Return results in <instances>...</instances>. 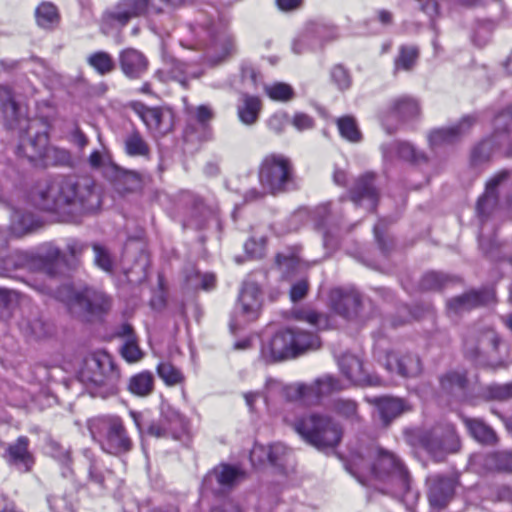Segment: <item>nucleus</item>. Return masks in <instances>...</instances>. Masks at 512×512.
Instances as JSON below:
<instances>
[{"label":"nucleus","instance_id":"obj_1","mask_svg":"<svg viewBox=\"0 0 512 512\" xmlns=\"http://www.w3.org/2000/svg\"><path fill=\"white\" fill-rule=\"evenodd\" d=\"M29 198L36 208L54 213L63 222H75L100 204L95 183L88 177L67 176L39 181Z\"/></svg>","mask_w":512,"mask_h":512},{"label":"nucleus","instance_id":"obj_2","mask_svg":"<svg viewBox=\"0 0 512 512\" xmlns=\"http://www.w3.org/2000/svg\"><path fill=\"white\" fill-rule=\"evenodd\" d=\"M0 109L6 126L20 134L16 150L18 157L33 165L47 163L48 128L55 116L54 107L47 100L39 102L37 116L30 119L27 117L26 107L15 101L8 88L0 87Z\"/></svg>","mask_w":512,"mask_h":512},{"label":"nucleus","instance_id":"obj_3","mask_svg":"<svg viewBox=\"0 0 512 512\" xmlns=\"http://www.w3.org/2000/svg\"><path fill=\"white\" fill-rule=\"evenodd\" d=\"M370 460L355 454L346 465L347 471L362 485L374 479L387 484L391 493L405 503L412 504L416 492L410 486V476L400 458L389 450L375 448L370 451Z\"/></svg>","mask_w":512,"mask_h":512},{"label":"nucleus","instance_id":"obj_4","mask_svg":"<svg viewBox=\"0 0 512 512\" xmlns=\"http://www.w3.org/2000/svg\"><path fill=\"white\" fill-rule=\"evenodd\" d=\"M79 379L92 396L107 398L117 393L120 372L109 354L96 352L85 358Z\"/></svg>","mask_w":512,"mask_h":512},{"label":"nucleus","instance_id":"obj_5","mask_svg":"<svg viewBox=\"0 0 512 512\" xmlns=\"http://www.w3.org/2000/svg\"><path fill=\"white\" fill-rule=\"evenodd\" d=\"M88 428L93 439L107 454L121 456L133 448V441L123 420L118 416L108 415L93 418L89 421Z\"/></svg>","mask_w":512,"mask_h":512},{"label":"nucleus","instance_id":"obj_6","mask_svg":"<svg viewBox=\"0 0 512 512\" xmlns=\"http://www.w3.org/2000/svg\"><path fill=\"white\" fill-rule=\"evenodd\" d=\"M293 167L288 158L283 155L271 154L266 156L259 168L258 178L262 192L252 189L246 198L256 200L264 194H278L286 191L292 182Z\"/></svg>","mask_w":512,"mask_h":512},{"label":"nucleus","instance_id":"obj_7","mask_svg":"<svg viewBox=\"0 0 512 512\" xmlns=\"http://www.w3.org/2000/svg\"><path fill=\"white\" fill-rule=\"evenodd\" d=\"M294 427L307 443L319 450L337 446L343 435L340 424L323 414L314 413L303 417Z\"/></svg>","mask_w":512,"mask_h":512},{"label":"nucleus","instance_id":"obj_8","mask_svg":"<svg viewBox=\"0 0 512 512\" xmlns=\"http://www.w3.org/2000/svg\"><path fill=\"white\" fill-rule=\"evenodd\" d=\"M48 293L64 302L77 315L106 312L111 307V300L107 295L91 288L75 291L70 285H62L56 290L49 288Z\"/></svg>","mask_w":512,"mask_h":512},{"label":"nucleus","instance_id":"obj_9","mask_svg":"<svg viewBox=\"0 0 512 512\" xmlns=\"http://www.w3.org/2000/svg\"><path fill=\"white\" fill-rule=\"evenodd\" d=\"M414 442L423 447L436 461H442L449 453L458 452L460 440L451 424H440L431 429L417 430Z\"/></svg>","mask_w":512,"mask_h":512},{"label":"nucleus","instance_id":"obj_10","mask_svg":"<svg viewBox=\"0 0 512 512\" xmlns=\"http://www.w3.org/2000/svg\"><path fill=\"white\" fill-rule=\"evenodd\" d=\"M263 297L256 282L244 281L235 307L234 317L230 323L231 330L243 324L255 321L261 312Z\"/></svg>","mask_w":512,"mask_h":512},{"label":"nucleus","instance_id":"obj_11","mask_svg":"<svg viewBox=\"0 0 512 512\" xmlns=\"http://www.w3.org/2000/svg\"><path fill=\"white\" fill-rule=\"evenodd\" d=\"M509 178L510 172L501 171L487 182L485 192L477 202L479 216H488L499 204L501 196L505 198L507 204L512 205V195H503Z\"/></svg>","mask_w":512,"mask_h":512},{"label":"nucleus","instance_id":"obj_12","mask_svg":"<svg viewBox=\"0 0 512 512\" xmlns=\"http://www.w3.org/2000/svg\"><path fill=\"white\" fill-rule=\"evenodd\" d=\"M341 389H343V385L340 381L333 376L327 375L317 379L311 385L297 384L290 387L293 395L289 393V396L302 400L304 403L312 404L317 402L320 397Z\"/></svg>","mask_w":512,"mask_h":512},{"label":"nucleus","instance_id":"obj_13","mask_svg":"<svg viewBox=\"0 0 512 512\" xmlns=\"http://www.w3.org/2000/svg\"><path fill=\"white\" fill-rule=\"evenodd\" d=\"M386 368L402 377L413 378L422 372V363L417 354L390 352L386 356Z\"/></svg>","mask_w":512,"mask_h":512},{"label":"nucleus","instance_id":"obj_14","mask_svg":"<svg viewBox=\"0 0 512 512\" xmlns=\"http://www.w3.org/2000/svg\"><path fill=\"white\" fill-rule=\"evenodd\" d=\"M294 330L286 329L277 332L270 342L263 346L262 355L273 361L295 357Z\"/></svg>","mask_w":512,"mask_h":512},{"label":"nucleus","instance_id":"obj_15","mask_svg":"<svg viewBox=\"0 0 512 512\" xmlns=\"http://www.w3.org/2000/svg\"><path fill=\"white\" fill-rule=\"evenodd\" d=\"M428 499L434 508L442 509L452 499L455 490V480L451 477L433 475L428 478Z\"/></svg>","mask_w":512,"mask_h":512},{"label":"nucleus","instance_id":"obj_16","mask_svg":"<svg viewBox=\"0 0 512 512\" xmlns=\"http://www.w3.org/2000/svg\"><path fill=\"white\" fill-rule=\"evenodd\" d=\"M118 62L122 73L129 79H140L148 70L147 57L135 48H125L119 52Z\"/></svg>","mask_w":512,"mask_h":512},{"label":"nucleus","instance_id":"obj_17","mask_svg":"<svg viewBox=\"0 0 512 512\" xmlns=\"http://www.w3.org/2000/svg\"><path fill=\"white\" fill-rule=\"evenodd\" d=\"M474 123L475 119L472 116H465L454 126L435 129L429 134L430 145L440 147L452 144L468 133Z\"/></svg>","mask_w":512,"mask_h":512},{"label":"nucleus","instance_id":"obj_18","mask_svg":"<svg viewBox=\"0 0 512 512\" xmlns=\"http://www.w3.org/2000/svg\"><path fill=\"white\" fill-rule=\"evenodd\" d=\"M492 290L470 291L461 296L452 298L447 303L449 313L455 315L469 311L475 307L489 304L494 300Z\"/></svg>","mask_w":512,"mask_h":512},{"label":"nucleus","instance_id":"obj_19","mask_svg":"<svg viewBox=\"0 0 512 512\" xmlns=\"http://www.w3.org/2000/svg\"><path fill=\"white\" fill-rule=\"evenodd\" d=\"M9 465L16 467L21 472H29L34 465V456L29 451V439L20 436L10 444L4 455Z\"/></svg>","mask_w":512,"mask_h":512},{"label":"nucleus","instance_id":"obj_20","mask_svg":"<svg viewBox=\"0 0 512 512\" xmlns=\"http://www.w3.org/2000/svg\"><path fill=\"white\" fill-rule=\"evenodd\" d=\"M144 15V0H118L104 13V18L124 26L131 19Z\"/></svg>","mask_w":512,"mask_h":512},{"label":"nucleus","instance_id":"obj_21","mask_svg":"<svg viewBox=\"0 0 512 512\" xmlns=\"http://www.w3.org/2000/svg\"><path fill=\"white\" fill-rule=\"evenodd\" d=\"M329 303L337 314L351 317L357 313L360 296L353 290L346 291L341 288H334L329 293Z\"/></svg>","mask_w":512,"mask_h":512},{"label":"nucleus","instance_id":"obj_22","mask_svg":"<svg viewBox=\"0 0 512 512\" xmlns=\"http://www.w3.org/2000/svg\"><path fill=\"white\" fill-rule=\"evenodd\" d=\"M242 473L235 467L230 465H220L214 468L204 479V485L217 492L224 488L233 486Z\"/></svg>","mask_w":512,"mask_h":512},{"label":"nucleus","instance_id":"obj_23","mask_svg":"<svg viewBox=\"0 0 512 512\" xmlns=\"http://www.w3.org/2000/svg\"><path fill=\"white\" fill-rule=\"evenodd\" d=\"M368 401L376 406L379 417L385 425H389L395 418L410 409L407 403L400 398L384 396L374 397Z\"/></svg>","mask_w":512,"mask_h":512},{"label":"nucleus","instance_id":"obj_24","mask_svg":"<svg viewBox=\"0 0 512 512\" xmlns=\"http://www.w3.org/2000/svg\"><path fill=\"white\" fill-rule=\"evenodd\" d=\"M185 427L184 417L176 412L171 411L163 415L159 422L152 423L148 428V434L156 438L172 436L177 437V432Z\"/></svg>","mask_w":512,"mask_h":512},{"label":"nucleus","instance_id":"obj_25","mask_svg":"<svg viewBox=\"0 0 512 512\" xmlns=\"http://www.w3.org/2000/svg\"><path fill=\"white\" fill-rule=\"evenodd\" d=\"M351 200L356 205L366 203L368 210H373L376 207L378 192L373 185L372 175H365L357 181L355 187L351 190Z\"/></svg>","mask_w":512,"mask_h":512},{"label":"nucleus","instance_id":"obj_26","mask_svg":"<svg viewBox=\"0 0 512 512\" xmlns=\"http://www.w3.org/2000/svg\"><path fill=\"white\" fill-rule=\"evenodd\" d=\"M131 108L150 131L164 134L169 130V125H164L165 115L161 109L150 108L140 102H133Z\"/></svg>","mask_w":512,"mask_h":512},{"label":"nucleus","instance_id":"obj_27","mask_svg":"<svg viewBox=\"0 0 512 512\" xmlns=\"http://www.w3.org/2000/svg\"><path fill=\"white\" fill-rule=\"evenodd\" d=\"M117 336L123 340L120 353L127 362L135 363L143 358L144 352L138 345L137 337L131 325L126 323L121 325L117 331Z\"/></svg>","mask_w":512,"mask_h":512},{"label":"nucleus","instance_id":"obj_28","mask_svg":"<svg viewBox=\"0 0 512 512\" xmlns=\"http://www.w3.org/2000/svg\"><path fill=\"white\" fill-rule=\"evenodd\" d=\"M499 337L492 328L480 330L477 335L472 336L465 341V348L472 355L481 352L496 351L499 345Z\"/></svg>","mask_w":512,"mask_h":512},{"label":"nucleus","instance_id":"obj_29","mask_svg":"<svg viewBox=\"0 0 512 512\" xmlns=\"http://www.w3.org/2000/svg\"><path fill=\"white\" fill-rule=\"evenodd\" d=\"M9 231L16 237H22L34 231L38 226L36 216L25 210L14 208L11 205Z\"/></svg>","mask_w":512,"mask_h":512},{"label":"nucleus","instance_id":"obj_30","mask_svg":"<svg viewBox=\"0 0 512 512\" xmlns=\"http://www.w3.org/2000/svg\"><path fill=\"white\" fill-rule=\"evenodd\" d=\"M40 269L53 277L59 273L60 268L66 264L65 255L55 246H45L38 254Z\"/></svg>","mask_w":512,"mask_h":512},{"label":"nucleus","instance_id":"obj_31","mask_svg":"<svg viewBox=\"0 0 512 512\" xmlns=\"http://www.w3.org/2000/svg\"><path fill=\"white\" fill-rule=\"evenodd\" d=\"M37 25L45 30L52 31L56 29L61 21V16L56 5L52 2H42L35 10Z\"/></svg>","mask_w":512,"mask_h":512},{"label":"nucleus","instance_id":"obj_32","mask_svg":"<svg viewBox=\"0 0 512 512\" xmlns=\"http://www.w3.org/2000/svg\"><path fill=\"white\" fill-rule=\"evenodd\" d=\"M383 154L385 158L392 159L394 156L399 158L418 163L421 160H425V156L422 153L416 151V149L407 142H392L388 145L382 146Z\"/></svg>","mask_w":512,"mask_h":512},{"label":"nucleus","instance_id":"obj_33","mask_svg":"<svg viewBox=\"0 0 512 512\" xmlns=\"http://www.w3.org/2000/svg\"><path fill=\"white\" fill-rule=\"evenodd\" d=\"M261 108V101L258 97L243 94L237 108L240 121L245 125L254 124L258 119Z\"/></svg>","mask_w":512,"mask_h":512},{"label":"nucleus","instance_id":"obj_34","mask_svg":"<svg viewBox=\"0 0 512 512\" xmlns=\"http://www.w3.org/2000/svg\"><path fill=\"white\" fill-rule=\"evenodd\" d=\"M339 367L346 378L355 383L361 384L366 381L363 371L362 362L359 358L352 354H344L339 360Z\"/></svg>","mask_w":512,"mask_h":512},{"label":"nucleus","instance_id":"obj_35","mask_svg":"<svg viewBox=\"0 0 512 512\" xmlns=\"http://www.w3.org/2000/svg\"><path fill=\"white\" fill-rule=\"evenodd\" d=\"M387 112L391 116H395L402 120H407L418 115L419 105L416 100L410 97L402 96L394 99L391 102Z\"/></svg>","mask_w":512,"mask_h":512},{"label":"nucleus","instance_id":"obj_36","mask_svg":"<svg viewBox=\"0 0 512 512\" xmlns=\"http://www.w3.org/2000/svg\"><path fill=\"white\" fill-rule=\"evenodd\" d=\"M47 450L49 455L62 466V475L64 477H71L73 471L71 468L72 459L70 449L55 440H50L47 444Z\"/></svg>","mask_w":512,"mask_h":512},{"label":"nucleus","instance_id":"obj_37","mask_svg":"<svg viewBox=\"0 0 512 512\" xmlns=\"http://www.w3.org/2000/svg\"><path fill=\"white\" fill-rule=\"evenodd\" d=\"M464 423L471 436L477 441L485 444H493L496 442L497 436L494 430L481 420L465 418Z\"/></svg>","mask_w":512,"mask_h":512},{"label":"nucleus","instance_id":"obj_38","mask_svg":"<svg viewBox=\"0 0 512 512\" xmlns=\"http://www.w3.org/2000/svg\"><path fill=\"white\" fill-rule=\"evenodd\" d=\"M466 375L462 372H449L441 377V388L447 393L461 396L464 394L467 387Z\"/></svg>","mask_w":512,"mask_h":512},{"label":"nucleus","instance_id":"obj_39","mask_svg":"<svg viewBox=\"0 0 512 512\" xmlns=\"http://www.w3.org/2000/svg\"><path fill=\"white\" fill-rule=\"evenodd\" d=\"M153 386V375L148 371H144L130 378L128 388L131 393L143 397L152 392Z\"/></svg>","mask_w":512,"mask_h":512},{"label":"nucleus","instance_id":"obj_40","mask_svg":"<svg viewBox=\"0 0 512 512\" xmlns=\"http://www.w3.org/2000/svg\"><path fill=\"white\" fill-rule=\"evenodd\" d=\"M484 465L490 470L512 472V453L507 451L490 453L485 457Z\"/></svg>","mask_w":512,"mask_h":512},{"label":"nucleus","instance_id":"obj_41","mask_svg":"<svg viewBox=\"0 0 512 512\" xmlns=\"http://www.w3.org/2000/svg\"><path fill=\"white\" fill-rule=\"evenodd\" d=\"M87 62L100 75L109 74L115 69L112 56L105 51L92 53L88 56Z\"/></svg>","mask_w":512,"mask_h":512},{"label":"nucleus","instance_id":"obj_42","mask_svg":"<svg viewBox=\"0 0 512 512\" xmlns=\"http://www.w3.org/2000/svg\"><path fill=\"white\" fill-rule=\"evenodd\" d=\"M332 410L339 416L351 421H358V406L354 400L337 398L332 402Z\"/></svg>","mask_w":512,"mask_h":512},{"label":"nucleus","instance_id":"obj_43","mask_svg":"<svg viewBox=\"0 0 512 512\" xmlns=\"http://www.w3.org/2000/svg\"><path fill=\"white\" fill-rule=\"evenodd\" d=\"M294 351L295 356L306 350L317 349L320 347V339L317 335L307 332L294 331Z\"/></svg>","mask_w":512,"mask_h":512},{"label":"nucleus","instance_id":"obj_44","mask_svg":"<svg viewBox=\"0 0 512 512\" xmlns=\"http://www.w3.org/2000/svg\"><path fill=\"white\" fill-rule=\"evenodd\" d=\"M340 135L350 142H358L361 139V133L358 129L355 119L352 116H343L336 121Z\"/></svg>","mask_w":512,"mask_h":512},{"label":"nucleus","instance_id":"obj_45","mask_svg":"<svg viewBox=\"0 0 512 512\" xmlns=\"http://www.w3.org/2000/svg\"><path fill=\"white\" fill-rule=\"evenodd\" d=\"M125 151L130 156H146L149 147L138 131H133L125 139Z\"/></svg>","mask_w":512,"mask_h":512},{"label":"nucleus","instance_id":"obj_46","mask_svg":"<svg viewBox=\"0 0 512 512\" xmlns=\"http://www.w3.org/2000/svg\"><path fill=\"white\" fill-rule=\"evenodd\" d=\"M268 97L274 101L287 102L294 97L293 88L286 83H275L265 86Z\"/></svg>","mask_w":512,"mask_h":512},{"label":"nucleus","instance_id":"obj_47","mask_svg":"<svg viewBox=\"0 0 512 512\" xmlns=\"http://www.w3.org/2000/svg\"><path fill=\"white\" fill-rule=\"evenodd\" d=\"M41 165H58L71 167L73 165V158L68 150L48 146L47 163H41Z\"/></svg>","mask_w":512,"mask_h":512},{"label":"nucleus","instance_id":"obj_48","mask_svg":"<svg viewBox=\"0 0 512 512\" xmlns=\"http://www.w3.org/2000/svg\"><path fill=\"white\" fill-rule=\"evenodd\" d=\"M295 317L299 320L306 321L318 329H327L329 327L328 318L310 309H301L295 311Z\"/></svg>","mask_w":512,"mask_h":512},{"label":"nucleus","instance_id":"obj_49","mask_svg":"<svg viewBox=\"0 0 512 512\" xmlns=\"http://www.w3.org/2000/svg\"><path fill=\"white\" fill-rule=\"evenodd\" d=\"M418 58V50L417 48L410 47H401L399 56L395 60V69L396 70H410L416 63Z\"/></svg>","mask_w":512,"mask_h":512},{"label":"nucleus","instance_id":"obj_50","mask_svg":"<svg viewBox=\"0 0 512 512\" xmlns=\"http://www.w3.org/2000/svg\"><path fill=\"white\" fill-rule=\"evenodd\" d=\"M157 373L159 377L167 384V385H176L180 383L183 379L181 372L175 368L172 364L163 362L157 366Z\"/></svg>","mask_w":512,"mask_h":512},{"label":"nucleus","instance_id":"obj_51","mask_svg":"<svg viewBox=\"0 0 512 512\" xmlns=\"http://www.w3.org/2000/svg\"><path fill=\"white\" fill-rule=\"evenodd\" d=\"M494 151L493 141L490 139L482 141L477 145L471 154V160L474 165L482 164L488 161Z\"/></svg>","mask_w":512,"mask_h":512},{"label":"nucleus","instance_id":"obj_52","mask_svg":"<svg viewBox=\"0 0 512 512\" xmlns=\"http://www.w3.org/2000/svg\"><path fill=\"white\" fill-rule=\"evenodd\" d=\"M448 281L449 278L445 274L431 271L422 277L420 286L424 290H436L443 287Z\"/></svg>","mask_w":512,"mask_h":512},{"label":"nucleus","instance_id":"obj_53","mask_svg":"<svg viewBox=\"0 0 512 512\" xmlns=\"http://www.w3.org/2000/svg\"><path fill=\"white\" fill-rule=\"evenodd\" d=\"M21 328L25 333L36 338H42L48 333V326L41 318H34L33 320H23Z\"/></svg>","mask_w":512,"mask_h":512},{"label":"nucleus","instance_id":"obj_54","mask_svg":"<svg viewBox=\"0 0 512 512\" xmlns=\"http://www.w3.org/2000/svg\"><path fill=\"white\" fill-rule=\"evenodd\" d=\"M331 78L340 90L348 89L351 85L350 75L341 65H337L332 69Z\"/></svg>","mask_w":512,"mask_h":512},{"label":"nucleus","instance_id":"obj_55","mask_svg":"<svg viewBox=\"0 0 512 512\" xmlns=\"http://www.w3.org/2000/svg\"><path fill=\"white\" fill-rule=\"evenodd\" d=\"M315 218L319 228L326 229L328 226L334 225V216L328 204L317 207Z\"/></svg>","mask_w":512,"mask_h":512},{"label":"nucleus","instance_id":"obj_56","mask_svg":"<svg viewBox=\"0 0 512 512\" xmlns=\"http://www.w3.org/2000/svg\"><path fill=\"white\" fill-rule=\"evenodd\" d=\"M189 113L193 115L195 120L202 126H206L214 117V112L208 105H199L195 108H190Z\"/></svg>","mask_w":512,"mask_h":512},{"label":"nucleus","instance_id":"obj_57","mask_svg":"<svg viewBox=\"0 0 512 512\" xmlns=\"http://www.w3.org/2000/svg\"><path fill=\"white\" fill-rule=\"evenodd\" d=\"M93 251L95 254V262L96 264L105 271H111L112 269V260L108 253V251L102 247L101 245L94 244Z\"/></svg>","mask_w":512,"mask_h":512},{"label":"nucleus","instance_id":"obj_58","mask_svg":"<svg viewBox=\"0 0 512 512\" xmlns=\"http://www.w3.org/2000/svg\"><path fill=\"white\" fill-rule=\"evenodd\" d=\"M49 508L52 512H70L72 503L66 497L51 495L47 498Z\"/></svg>","mask_w":512,"mask_h":512},{"label":"nucleus","instance_id":"obj_59","mask_svg":"<svg viewBox=\"0 0 512 512\" xmlns=\"http://www.w3.org/2000/svg\"><path fill=\"white\" fill-rule=\"evenodd\" d=\"M288 453L287 447L282 443H275L269 446L268 462L278 465Z\"/></svg>","mask_w":512,"mask_h":512},{"label":"nucleus","instance_id":"obj_60","mask_svg":"<svg viewBox=\"0 0 512 512\" xmlns=\"http://www.w3.org/2000/svg\"><path fill=\"white\" fill-rule=\"evenodd\" d=\"M292 125L298 131H304L312 129L314 126V120L311 116L306 113L297 112L291 120Z\"/></svg>","mask_w":512,"mask_h":512},{"label":"nucleus","instance_id":"obj_61","mask_svg":"<svg viewBox=\"0 0 512 512\" xmlns=\"http://www.w3.org/2000/svg\"><path fill=\"white\" fill-rule=\"evenodd\" d=\"M308 289H309V284H308L307 279H300V280L296 281L291 286L290 299L293 302H297V301L303 299L306 296Z\"/></svg>","mask_w":512,"mask_h":512},{"label":"nucleus","instance_id":"obj_62","mask_svg":"<svg viewBox=\"0 0 512 512\" xmlns=\"http://www.w3.org/2000/svg\"><path fill=\"white\" fill-rule=\"evenodd\" d=\"M288 121L289 117L286 113H276L268 120V126L272 131L281 133Z\"/></svg>","mask_w":512,"mask_h":512},{"label":"nucleus","instance_id":"obj_63","mask_svg":"<svg viewBox=\"0 0 512 512\" xmlns=\"http://www.w3.org/2000/svg\"><path fill=\"white\" fill-rule=\"evenodd\" d=\"M268 451L269 446H263V445H254L250 452V460L251 462L255 464H262L266 461H268Z\"/></svg>","mask_w":512,"mask_h":512},{"label":"nucleus","instance_id":"obj_64","mask_svg":"<svg viewBox=\"0 0 512 512\" xmlns=\"http://www.w3.org/2000/svg\"><path fill=\"white\" fill-rule=\"evenodd\" d=\"M494 125L497 130H507L509 126L512 127V106L496 116Z\"/></svg>","mask_w":512,"mask_h":512}]
</instances>
